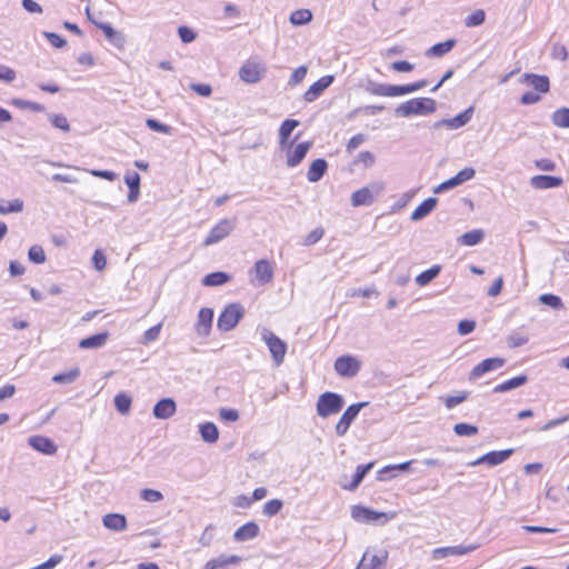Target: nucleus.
<instances>
[{"label": "nucleus", "instance_id": "obj_1", "mask_svg": "<svg viewBox=\"0 0 569 569\" xmlns=\"http://www.w3.org/2000/svg\"><path fill=\"white\" fill-rule=\"evenodd\" d=\"M437 102L432 98H413L400 103L395 109L397 117L426 116L435 112Z\"/></svg>", "mask_w": 569, "mask_h": 569}, {"label": "nucleus", "instance_id": "obj_2", "mask_svg": "<svg viewBox=\"0 0 569 569\" xmlns=\"http://www.w3.org/2000/svg\"><path fill=\"white\" fill-rule=\"evenodd\" d=\"M345 399L341 395L332 391H326L318 398L316 410L319 417L327 418L342 410Z\"/></svg>", "mask_w": 569, "mask_h": 569}, {"label": "nucleus", "instance_id": "obj_3", "mask_svg": "<svg viewBox=\"0 0 569 569\" xmlns=\"http://www.w3.org/2000/svg\"><path fill=\"white\" fill-rule=\"evenodd\" d=\"M244 316V308L240 303L228 305L218 317L217 327L220 331L232 330Z\"/></svg>", "mask_w": 569, "mask_h": 569}, {"label": "nucleus", "instance_id": "obj_4", "mask_svg": "<svg viewBox=\"0 0 569 569\" xmlns=\"http://www.w3.org/2000/svg\"><path fill=\"white\" fill-rule=\"evenodd\" d=\"M261 339L267 345L273 362L277 366L281 365L287 352V343L267 328L261 330Z\"/></svg>", "mask_w": 569, "mask_h": 569}, {"label": "nucleus", "instance_id": "obj_5", "mask_svg": "<svg viewBox=\"0 0 569 569\" xmlns=\"http://www.w3.org/2000/svg\"><path fill=\"white\" fill-rule=\"evenodd\" d=\"M383 189L385 184L382 182H372L367 187L356 190L351 194V204L353 207L370 206Z\"/></svg>", "mask_w": 569, "mask_h": 569}, {"label": "nucleus", "instance_id": "obj_6", "mask_svg": "<svg viewBox=\"0 0 569 569\" xmlns=\"http://www.w3.org/2000/svg\"><path fill=\"white\" fill-rule=\"evenodd\" d=\"M351 518L360 523H385L392 519L393 516H388L386 512L375 511L363 506H353L351 508Z\"/></svg>", "mask_w": 569, "mask_h": 569}, {"label": "nucleus", "instance_id": "obj_7", "mask_svg": "<svg viewBox=\"0 0 569 569\" xmlns=\"http://www.w3.org/2000/svg\"><path fill=\"white\" fill-rule=\"evenodd\" d=\"M369 405L368 401L363 402H357L350 405L340 417L339 421L336 425V433L339 437H342L347 433L348 429L350 428L351 423L356 420L361 409L367 407Z\"/></svg>", "mask_w": 569, "mask_h": 569}, {"label": "nucleus", "instance_id": "obj_8", "mask_svg": "<svg viewBox=\"0 0 569 569\" xmlns=\"http://www.w3.org/2000/svg\"><path fill=\"white\" fill-rule=\"evenodd\" d=\"M234 226V219L220 220L213 228H211L210 232L203 240V246L209 247L220 242L232 232Z\"/></svg>", "mask_w": 569, "mask_h": 569}, {"label": "nucleus", "instance_id": "obj_9", "mask_svg": "<svg viewBox=\"0 0 569 569\" xmlns=\"http://www.w3.org/2000/svg\"><path fill=\"white\" fill-rule=\"evenodd\" d=\"M335 370L341 377L352 378L360 370V362L352 356H340L335 361Z\"/></svg>", "mask_w": 569, "mask_h": 569}, {"label": "nucleus", "instance_id": "obj_10", "mask_svg": "<svg viewBox=\"0 0 569 569\" xmlns=\"http://www.w3.org/2000/svg\"><path fill=\"white\" fill-rule=\"evenodd\" d=\"M473 107L467 108L465 111L460 112L456 117L451 119H442L433 123V129H440L446 127L449 130H457L466 126L472 118Z\"/></svg>", "mask_w": 569, "mask_h": 569}, {"label": "nucleus", "instance_id": "obj_11", "mask_svg": "<svg viewBox=\"0 0 569 569\" xmlns=\"http://www.w3.org/2000/svg\"><path fill=\"white\" fill-rule=\"evenodd\" d=\"M506 363V359L493 357L482 360L480 363L475 366L469 373V380L473 381L482 377L483 375L501 368Z\"/></svg>", "mask_w": 569, "mask_h": 569}, {"label": "nucleus", "instance_id": "obj_12", "mask_svg": "<svg viewBox=\"0 0 569 569\" xmlns=\"http://www.w3.org/2000/svg\"><path fill=\"white\" fill-rule=\"evenodd\" d=\"M513 451V449H505L499 451L493 450L485 453L469 465L472 467L479 465H488L490 467H495L508 460L512 456Z\"/></svg>", "mask_w": 569, "mask_h": 569}, {"label": "nucleus", "instance_id": "obj_13", "mask_svg": "<svg viewBox=\"0 0 569 569\" xmlns=\"http://www.w3.org/2000/svg\"><path fill=\"white\" fill-rule=\"evenodd\" d=\"M387 560V550H380L378 553H372L367 549L356 569H380Z\"/></svg>", "mask_w": 569, "mask_h": 569}, {"label": "nucleus", "instance_id": "obj_14", "mask_svg": "<svg viewBox=\"0 0 569 569\" xmlns=\"http://www.w3.org/2000/svg\"><path fill=\"white\" fill-rule=\"evenodd\" d=\"M94 26L103 32L106 39L113 47H116L119 50L124 49V44H126L127 40H126V36L122 32L116 30L110 23H106V22H94Z\"/></svg>", "mask_w": 569, "mask_h": 569}, {"label": "nucleus", "instance_id": "obj_15", "mask_svg": "<svg viewBox=\"0 0 569 569\" xmlns=\"http://www.w3.org/2000/svg\"><path fill=\"white\" fill-rule=\"evenodd\" d=\"M253 272L256 274V282H251L254 286H264L269 283L273 278V269L270 262L266 259L258 260L253 266Z\"/></svg>", "mask_w": 569, "mask_h": 569}, {"label": "nucleus", "instance_id": "obj_16", "mask_svg": "<svg viewBox=\"0 0 569 569\" xmlns=\"http://www.w3.org/2000/svg\"><path fill=\"white\" fill-rule=\"evenodd\" d=\"M335 80V77L333 76H323L321 77L319 80H317L316 82H313L309 89L305 92L303 94V99L307 101V102H312L315 101L318 97H320L322 94V92L331 86V83L333 82Z\"/></svg>", "mask_w": 569, "mask_h": 569}, {"label": "nucleus", "instance_id": "obj_17", "mask_svg": "<svg viewBox=\"0 0 569 569\" xmlns=\"http://www.w3.org/2000/svg\"><path fill=\"white\" fill-rule=\"evenodd\" d=\"M477 548V545L439 547L432 551V557L433 559H442L450 556H463L475 551Z\"/></svg>", "mask_w": 569, "mask_h": 569}, {"label": "nucleus", "instance_id": "obj_18", "mask_svg": "<svg viewBox=\"0 0 569 569\" xmlns=\"http://www.w3.org/2000/svg\"><path fill=\"white\" fill-rule=\"evenodd\" d=\"M29 446L43 455H54L57 452V445L48 437L44 436H31L28 438Z\"/></svg>", "mask_w": 569, "mask_h": 569}, {"label": "nucleus", "instance_id": "obj_19", "mask_svg": "<svg viewBox=\"0 0 569 569\" xmlns=\"http://www.w3.org/2000/svg\"><path fill=\"white\" fill-rule=\"evenodd\" d=\"M177 411L176 401L172 398L160 399L152 409V413L157 419H169Z\"/></svg>", "mask_w": 569, "mask_h": 569}, {"label": "nucleus", "instance_id": "obj_20", "mask_svg": "<svg viewBox=\"0 0 569 569\" xmlns=\"http://www.w3.org/2000/svg\"><path fill=\"white\" fill-rule=\"evenodd\" d=\"M311 147L312 142L305 141L298 143L293 150H289L287 153V166L293 168L300 164Z\"/></svg>", "mask_w": 569, "mask_h": 569}, {"label": "nucleus", "instance_id": "obj_21", "mask_svg": "<svg viewBox=\"0 0 569 569\" xmlns=\"http://www.w3.org/2000/svg\"><path fill=\"white\" fill-rule=\"evenodd\" d=\"M520 82L528 83L535 90L541 93H547L550 90V81L547 76L535 74V73H525Z\"/></svg>", "mask_w": 569, "mask_h": 569}, {"label": "nucleus", "instance_id": "obj_22", "mask_svg": "<svg viewBox=\"0 0 569 569\" xmlns=\"http://www.w3.org/2000/svg\"><path fill=\"white\" fill-rule=\"evenodd\" d=\"M213 321V310L210 308H201L198 313V321L196 323V331L199 336L206 337L211 330Z\"/></svg>", "mask_w": 569, "mask_h": 569}, {"label": "nucleus", "instance_id": "obj_23", "mask_svg": "<svg viewBox=\"0 0 569 569\" xmlns=\"http://www.w3.org/2000/svg\"><path fill=\"white\" fill-rule=\"evenodd\" d=\"M563 183L562 178L556 176L537 174L530 179V184L535 189H553Z\"/></svg>", "mask_w": 569, "mask_h": 569}, {"label": "nucleus", "instance_id": "obj_24", "mask_svg": "<svg viewBox=\"0 0 569 569\" xmlns=\"http://www.w3.org/2000/svg\"><path fill=\"white\" fill-rule=\"evenodd\" d=\"M262 69L258 63L247 62L239 70V77L247 83H256L262 77Z\"/></svg>", "mask_w": 569, "mask_h": 569}, {"label": "nucleus", "instance_id": "obj_25", "mask_svg": "<svg viewBox=\"0 0 569 569\" xmlns=\"http://www.w3.org/2000/svg\"><path fill=\"white\" fill-rule=\"evenodd\" d=\"M259 532H260V528H259L258 523H256L254 521H249V522H246L244 525H242L241 527H239L234 531L233 539L238 542L252 540L256 537H258Z\"/></svg>", "mask_w": 569, "mask_h": 569}, {"label": "nucleus", "instance_id": "obj_26", "mask_svg": "<svg viewBox=\"0 0 569 569\" xmlns=\"http://www.w3.org/2000/svg\"><path fill=\"white\" fill-rule=\"evenodd\" d=\"M363 88L368 93L372 96L395 97V84L379 83L372 80H368Z\"/></svg>", "mask_w": 569, "mask_h": 569}, {"label": "nucleus", "instance_id": "obj_27", "mask_svg": "<svg viewBox=\"0 0 569 569\" xmlns=\"http://www.w3.org/2000/svg\"><path fill=\"white\" fill-rule=\"evenodd\" d=\"M327 169H328V162L325 159L318 158V159L313 160L310 163L308 172H307L308 181L309 182L319 181L327 172Z\"/></svg>", "mask_w": 569, "mask_h": 569}, {"label": "nucleus", "instance_id": "obj_28", "mask_svg": "<svg viewBox=\"0 0 569 569\" xmlns=\"http://www.w3.org/2000/svg\"><path fill=\"white\" fill-rule=\"evenodd\" d=\"M102 525L109 530L120 532L127 528V518L121 513H108L103 516Z\"/></svg>", "mask_w": 569, "mask_h": 569}, {"label": "nucleus", "instance_id": "obj_29", "mask_svg": "<svg viewBox=\"0 0 569 569\" xmlns=\"http://www.w3.org/2000/svg\"><path fill=\"white\" fill-rule=\"evenodd\" d=\"M438 203V199L435 197L427 198L423 200L411 213L412 221H419L426 218L428 214L432 212Z\"/></svg>", "mask_w": 569, "mask_h": 569}, {"label": "nucleus", "instance_id": "obj_30", "mask_svg": "<svg viewBox=\"0 0 569 569\" xmlns=\"http://www.w3.org/2000/svg\"><path fill=\"white\" fill-rule=\"evenodd\" d=\"M109 338V332L103 331L99 332L92 336H89L87 338H83L79 341V348L80 349H97L101 348L106 345L107 340Z\"/></svg>", "mask_w": 569, "mask_h": 569}, {"label": "nucleus", "instance_id": "obj_31", "mask_svg": "<svg viewBox=\"0 0 569 569\" xmlns=\"http://www.w3.org/2000/svg\"><path fill=\"white\" fill-rule=\"evenodd\" d=\"M373 462H369L366 465H359L356 468V471L352 476V480L349 485L343 486L346 490L353 491L356 490L359 485L362 482L363 478L367 476V473L372 469Z\"/></svg>", "mask_w": 569, "mask_h": 569}, {"label": "nucleus", "instance_id": "obj_32", "mask_svg": "<svg viewBox=\"0 0 569 569\" xmlns=\"http://www.w3.org/2000/svg\"><path fill=\"white\" fill-rule=\"evenodd\" d=\"M528 377L526 375H520L495 386L492 391L496 393L507 392L526 385Z\"/></svg>", "mask_w": 569, "mask_h": 569}, {"label": "nucleus", "instance_id": "obj_33", "mask_svg": "<svg viewBox=\"0 0 569 569\" xmlns=\"http://www.w3.org/2000/svg\"><path fill=\"white\" fill-rule=\"evenodd\" d=\"M231 280V276L223 271H214L211 273H208L203 277L201 280V283L204 287H217L222 286Z\"/></svg>", "mask_w": 569, "mask_h": 569}, {"label": "nucleus", "instance_id": "obj_34", "mask_svg": "<svg viewBox=\"0 0 569 569\" xmlns=\"http://www.w3.org/2000/svg\"><path fill=\"white\" fill-rule=\"evenodd\" d=\"M201 439L207 443H214L219 439V430L213 422H203L199 425Z\"/></svg>", "mask_w": 569, "mask_h": 569}, {"label": "nucleus", "instance_id": "obj_35", "mask_svg": "<svg viewBox=\"0 0 569 569\" xmlns=\"http://www.w3.org/2000/svg\"><path fill=\"white\" fill-rule=\"evenodd\" d=\"M485 238V232L481 229H473L465 232L458 238V243L461 246L472 247L480 243Z\"/></svg>", "mask_w": 569, "mask_h": 569}, {"label": "nucleus", "instance_id": "obj_36", "mask_svg": "<svg viewBox=\"0 0 569 569\" xmlns=\"http://www.w3.org/2000/svg\"><path fill=\"white\" fill-rule=\"evenodd\" d=\"M456 46L455 39H448L443 42H438L430 47L427 51L428 57H442L443 54L448 53L453 49Z\"/></svg>", "mask_w": 569, "mask_h": 569}, {"label": "nucleus", "instance_id": "obj_37", "mask_svg": "<svg viewBox=\"0 0 569 569\" xmlns=\"http://www.w3.org/2000/svg\"><path fill=\"white\" fill-rule=\"evenodd\" d=\"M551 122L555 127L569 129V108L562 107L551 113Z\"/></svg>", "mask_w": 569, "mask_h": 569}, {"label": "nucleus", "instance_id": "obj_38", "mask_svg": "<svg viewBox=\"0 0 569 569\" xmlns=\"http://www.w3.org/2000/svg\"><path fill=\"white\" fill-rule=\"evenodd\" d=\"M428 86L427 80H419L408 84H395V97L409 94L416 92Z\"/></svg>", "mask_w": 569, "mask_h": 569}, {"label": "nucleus", "instance_id": "obj_39", "mask_svg": "<svg viewBox=\"0 0 569 569\" xmlns=\"http://www.w3.org/2000/svg\"><path fill=\"white\" fill-rule=\"evenodd\" d=\"M441 271L440 264H433L429 269L422 271L416 277V282L420 287H425L430 283Z\"/></svg>", "mask_w": 569, "mask_h": 569}, {"label": "nucleus", "instance_id": "obj_40", "mask_svg": "<svg viewBox=\"0 0 569 569\" xmlns=\"http://www.w3.org/2000/svg\"><path fill=\"white\" fill-rule=\"evenodd\" d=\"M80 377V369L74 367L68 371L57 373L52 377V381L61 385H69Z\"/></svg>", "mask_w": 569, "mask_h": 569}, {"label": "nucleus", "instance_id": "obj_41", "mask_svg": "<svg viewBox=\"0 0 569 569\" xmlns=\"http://www.w3.org/2000/svg\"><path fill=\"white\" fill-rule=\"evenodd\" d=\"M299 126V121L295 119H286L279 128L280 144L283 146L289 139L292 131Z\"/></svg>", "mask_w": 569, "mask_h": 569}, {"label": "nucleus", "instance_id": "obj_42", "mask_svg": "<svg viewBox=\"0 0 569 569\" xmlns=\"http://www.w3.org/2000/svg\"><path fill=\"white\" fill-rule=\"evenodd\" d=\"M311 20H312V13L308 9L295 10L289 17V21L293 26H303V24H307L308 22H310Z\"/></svg>", "mask_w": 569, "mask_h": 569}, {"label": "nucleus", "instance_id": "obj_43", "mask_svg": "<svg viewBox=\"0 0 569 569\" xmlns=\"http://www.w3.org/2000/svg\"><path fill=\"white\" fill-rule=\"evenodd\" d=\"M113 402L118 412H120L121 415H126L131 409L132 400L131 397L128 396L127 393L120 392L114 397Z\"/></svg>", "mask_w": 569, "mask_h": 569}, {"label": "nucleus", "instance_id": "obj_44", "mask_svg": "<svg viewBox=\"0 0 569 569\" xmlns=\"http://www.w3.org/2000/svg\"><path fill=\"white\" fill-rule=\"evenodd\" d=\"M23 209V201L20 199H13L10 201L0 200V213L8 214L20 212Z\"/></svg>", "mask_w": 569, "mask_h": 569}, {"label": "nucleus", "instance_id": "obj_45", "mask_svg": "<svg viewBox=\"0 0 569 569\" xmlns=\"http://www.w3.org/2000/svg\"><path fill=\"white\" fill-rule=\"evenodd\" d=\"M539 301L545 305V306H548L555 310H559V309H562L563 308V302L561 300V298L557 295H553V293H543L539 297Z\"/></svg>", "mask_w": 569, "mask_h": 569}, {"label": "nucleus", "instance_id": "obj_46", "mask_svg": "<svg viewBox=\"0 0 569 569\" xmlns=\"http://www.w3.org/2000/svg\"><path fill=\"white\" fill-rule=\"evenodd\" d=\"M453 432L460 437H471L478 433V427L466 422H459L453 426Z\"/></svg>", "mask_w": 569, "mask_h": 569}, {"label": "nucleus", "instance_id": "obj_47", "mask_svg": "<svg viewBox=\"0 0 569 569\" xmlns=\"http://www.w3.org/2000/svg\"><path fill=\"white\" fill-rule=\"evenodd\" d=\"M486 20V13L482 9H477L466 17L465 26L468 28L478 27Z\"/></svg>", "mask_w": 569, "mask_h": 569}, {"label": "nucleus", "instance_id": "obj_48", "mask_svg": "<svg viewBox=\"0 0 569 569\" xmlns=\"http://www.w3.org/2000/svg\"><path fill=\"white\" fill-rule=\"evenodd\" d=\"M283 508V501L280 499H271L263 506V515L267 517H273L278 515Z\"/></svg>", "mask_w": 569, "mask_h": 569}, {"label": "nucleus", "instance_id": "obj_49", "mask_svg": "<svg viewBox=\"0 0 569 569\" xmlns=\"http://www.w3.org/2000/svg\"><path fill=\"white\" fill-rule=\"evenodd\" d=\"M28 258L31 262L40 264L46 261V253L41 246L33 244L28 250Z\"/></svg>", "mask_w": 569, "mask_h": 569}, {"label": "nucleus", "instance_id": "obj_50", "mask_svg": "<svg viewBox=\"0 0 569 569\" xmlns=\"http://www.w3.org/2000/svg\"><path fill=\"white\" fill-rule=\"evenodd\" d=\"M49 120L54 128L60 129L63 132L70 131V124L66 116L61 113L49 114Z\"/></svg>", "mask_w": 569, "mask_h": 569}, {"label": "nucleus", "instance_id": "obj_51", "mask_svg": "<svg viewBox=\"0 0 569 569\" xmlns=\"http://www.w3.org/2000/svg\"><path fill=\"white\" fill-rule=\"evenodd\" d=\"M12 103L20 109H29L33 112H43L46 110L43 104L23 99H14Z\"/></svg>", "mask_w": 569, "mask_h": 569}, {"label": "nucleus", "instance_id": "obj_52", "mask_svg": "<svg viewBox=\"0 0 569 569\" xmlns=\"http://www.w3.org/2000/svg\"><path fill=\"white\" fill-rule=\"evenodd\" d=\"M146 124L150 130L156 131V132H160V133H164V134H170L172 132V128L170 126L164 124L153 118H148L146 120Z\"/></svg>", "mask_w": 569, "mask_h": 569}, {"label": "nucleus", "instance_id": "obj_53", "mask_svg": "<svg viewBox=\"0 0 569 569\" xmlns=\"http://www.w3.org/2000/svg\"><path fill=\"white\" fill-rule=\"evenodd\" d=\"M308 72V69L306 66L298 67L290 76V79L288 81V84L290 87H296L299 83L303 81Z\"/></svg>", "mask_w": 569, "mask_h": 569}, {"label": "nucleus", "instance_id": "obj_54", "mask_svg": "<svg viewBox=\"0 0 569 569\" xmlns=\"http://www.w3.org/2000/svg\"><path fill=\"white\" fill-rule=\"evenodd\" d=\"M42 34L54 48L61 49L67 46V40L56 32L44 31Z\"/></svg>", "mask_w": 569, "mask_h": 569}, {"label": "nucleus", "instance_id": "obj_55", "mask_svg": "<svg viewBox=\"0 0 569 569\" xmlns=\"http://www.w3.org/2000/svg\"><path fill=\"white\" fill-rule=\"evenodd\" d=\"M241 560H242L241 557L236 556V555H231V556L220 555L219 557L214 558V561L219 568H222L226 566H231V565H237Z\"/></svg>", "mask_w": 569, "mask_h": 569}, {"label": "nucleus", "instance_id": "obj_56", "mask_svg": "<svg viewBox=\"0 0 569 569\" xmlns=\"http://www.w3.org/2000/svg\"><path fill=\"white\" fill-rule=\"evenodd\" d=\"M178 36L183 43H190L197 38V33L193 31V29L187 26H180L178 28Z\"/></svg>", "mask_w": 569, "mask_h": 569}, {"label": "nucleus", "instance_id": "obj_57", "mask_svg": "<svg viewBox=\"0 0 569 569\" xmlns=\"http://www.w3.org/2000/svg\"><path fill=\"white\" fill-rule=\"evenodd\" d=\"M140 497L148 502H158L163 499L162 493L156 489H142L140 492Z\"/></svg>", "mask_w": 569, "mask_h": 569}, {"label": "nucleus", "instance_id": "obj_58", "mask_svg": "<svg viewBox=\"0 0 569 569\" xmlns=\"http://www.w3.org/2000/svg\"><path fill=\"white\" fill-rule=\"evenodd\" d=\"M161 328H162V323H158L151 328H149L144 335H143V338H142V343L143 345H149L150 342L154 341L158 339L159 335H160V331H161Z\"/></svg>", "mask_w": 569, "mask_h": 569}, {"label": "nucleus", "instance_id": "obj_59", "mask_svg": "<svg viewBox=\"0 0 569 569\" xmlns=\"http://www.w3.org/2000/svg\"><path fill=\"white\" fill-rule=\"evenodd\" d=\"M550 56L552 59L565 61L568 58L567 48L563 44L556 42L552 44Z\"/></svg>", "mask_w": 569, "mask_h": 569}, {"label": "nucleus", "instance_id": "obj_60", "mask_svg": "<svg viewBox=\"0 0 569 569\" xmlns=\"http://www.w3.org/2000/svg\"><path fill=\"white\" fill-rule=\"evenodd\" d=\"M219 417L226 422H234L239 419V412L232 408H220Z\"/></svg>", "mask_w": 569, "mask_h": 569}, {"label": "nucleus", "instance_id": "obj_61", "mask_svg": "<svg viewBox=\"0 0 569 569\" xmlns=\"http://www.w3.org/2000/svg\"><path fill=\"white\" fill-rule=\"evenodd\" d=\"M92 263L96 270L101 271L107 266V258L102 250L97 249L92 256Z\"/></svg>", "mask_w": 569, "mask_h": 569}, {"label": "nucleus", "instance_id": "obj_62", "mask_svg": "<svg viewBox=\"0 0 569 569\" xmlns=\"http://www.w3.org/2000/svg\"><path fill=\"white\" fill-rule=\"evenodd\" d=\"M476 329V321L471 319H463L458 323V333L467 336Z\"/></svg>", "mask_w": 569, "mask_h": 569}, {"label": "nucleus", "instance_id": "obj_63", "mask_svg": "<svg viewBox=\"0 0 569 569\" xmlns=\"http://www.w3.org/2000/svg\"><path fill=\"white\" fill-rule=\"evenodd\" d=\"M323 229L322 228H316L312 231H310L306 238L303 239L305 246H312L316 242H318L323 237Z\"/></svg>", "mask_w": 569, "mask_h": 569}, {"label": "nucleus", "instance_id": "obj_64", "mask_svg": "<svg viewBox=\"0 0 569 569\" xmlns=\"http://www.w3.org/2000/svg\"><path fill=\"white\" fill-rule=\"evenodd\" d=\"M476 174V170L471 167H467V168H463L462 170H460L456 176H453L457 180V182L460 184H462L463 182L472 179Z\"/></svg>", "mask_w": 569, "mask_h": 569}]
</instances>
